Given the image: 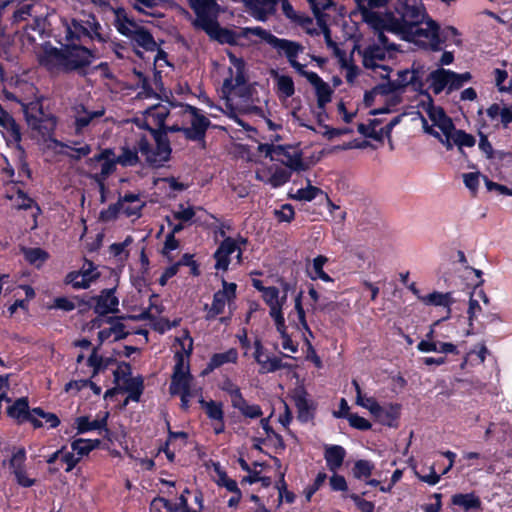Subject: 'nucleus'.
I'll use <instances>...</instances> for the list:
<instances>
[{"label": "nucleus", "instance_id": "13", "mask_svg": "<svg viewBox=\"0 0 512 512\" xmlns=\"http://www.w3.org/2000/svg\"><path fill=\"white\" fill-rule=\"evenodd\" d=\"M254 349L255 351L253 357L255 361L260 365V374L274 373L281 369H292L293 367L291 364L283 362L281 358L276 356L263 359L264 346L262 341L258 338L254 341Z\"/></svg>", "mask_w": 512, "mask_h": 512}, {"label": "nucleus", "instance_id": "27", "mask_svg": "<svg viewBox=\"0 0 512 512\" xmlns=\"http://www.w3.org/2000/svg\"><path fill=\"white\" fill-rule=\"evenodd\" d=\"M238 361V351L236 348H230L222 353H214L209 362L206 364V367L202 371V375L206 376L212 373L215 369L223 366L227 363L236 364Z\"/></svg>", "mask_w": 512, "mask_h": 512}, {"label": "nucleus", "instance_id": "51", "mask_svg": "<svg viewBox=\"0 0 512 512\" xmlns=\"http://www.w3.org/2000/svg\"><path fill=\"white\" fill-rule=\"evenodd\" d=\"M319 193H322L320 188L308 185L306 188L298 189L294 195L289 194V197L299 201H312Z\"/></svg>", "mask_w": 512, "mask_h": 512}, {"label": "nucleus", "instance_id": "50", "mask_svg": "<svg viewBox=\"0 0 512 512\" xmlns=\"http://www.w3.org/2000/svg\"><path fill=\"white\" fill-rule=\"evenodd\" d=\"M25 461L26 450L24 447H20L13 452L12 457L9 460V467L12 470V473L15 474V471L25 470Z\"/></svg>", "mask_w": 512, "mask_h": 512}, {"label": "nucleus", "instance_id": "17", "mask_svg": "<svg viewBox=\"0 0 512 512\" xmlns=\"http://www.w3.org/2000/svg\"><path fill=\"white\" fill-rule=\"evenodd\" d=\"M239 249L237 245V241L232 237H226L217 247L216 251L213 254V258L215 260L214 268L217 271L226 272L231 263L230 256Z\"/></svg>", "mask_w": 512, "mask_h": 512}, {"label": "nucleus", "instance_id": "29", "mask_svg": "<svg viewBox=\"0 0 512 512\" xmlns=\"http://www.w3.org/2000/svg\"><path fill=\"white\" fill-rule=\"evenodd\" d=\"M99 29V23L96 18L87 13H82L71 20L67 26V32H96Z\"/></svg>", "mask_w": 512, "mask_h": 512}, {"label": "nucleus", "instance_id": "40", "mask_svg": "<svg viewBox=\"0 0 512 512\" xmlns=\"http://www.w3.org/2000/svg\"><path fill=\"white\" fill-rule=\"evenodd\" d=\"M326 262L327 258L323 255L315 257L313 259L312 270H307L308 276L312 280L321 279L324 282H333V278L323 270Z\"/></svg>", "mask_w": 512, "mask_h": 512}, {"label": "nucleus", "instance_id": "63", "mask_svg": "<svg viewBox=\"0 0 512 512\" xmlns=\"http://www.w3.org/2000/svg\"><path fill=\"white\" fill-rule=\"evenodd\" d=\"M274 215L279 222L290 223L295 217V211L291 204H283L280 209L274 210Z\"/></svg>", "mask_w": 512, "mask_h": 512}, {"label": "nucleus", "instance_id": "12", "mask_svg": "<svg viewBox=\"0 0 512 512\" xmlns=\"http://www.w3.org/2000/svg\"><path fill=\"white\" fill-rule=\"evenodd\" d=\"M423 67L418 66L414 67L412 65L411 69H403L397 72L398 79L393 80L396 85L399 86V91L404 92L408 86H411V89L414 92L422 95V92L427 91L424 89V81L422 79Z\"/></svg>", "mask_w": 512, "mask_h": 512}, {"label": "nucleus", "instance_id": "38", "mask_svg": "<svg viewBox=\"0 0 512 512\" xmlns=\"http://www.w3.org/2000/svg\"><path fill=\"white\" fill-rule=\"evenodd\" d=\"M429 80H431V87L436 95L440 94L445 88L449 93V69L439 68L432 71L429 74Z\"/></svg>", "mask_w": 512, "mask_h": 512}, {"label": "nucleus", "instance_id": "6", "mask_svg": "<svg viewBox=\"0 0 512 512\" xmlns=\"http://www.w3.org/2000/svg\"><path fill=\"white\" fill-rule=\"evenodd\" d=\"M388 0H357L358 6L361 9L362 19L368 24L375 32H383L388 29V32H397L394 28H389V17L383 16L374 11V8H381L387 4Z\"/></svg>", "mask_w": 512, "mask_h": 512}, {"label": "nucleus", "instance_id": "18", "mask_svg": "<svg viewBox=\"0 0 512 512\" xmlns=\"http://www.w3.org/2000/svg\"><path fill=\"white\" fill-rule=\"evenodd\" d=\"M211 125V121L205 116H197L191 119V126L182 129V133L189 141L202 143V147L206 146V132Z\"/></svg>", "mask_w": 512, "mask_h": 512}, {"label": "nucleus", "instance_id": "45", "mask_svg": "<svg viewBox=\"0 0 512 512\" xmlns=\"http://www.w3.org/2000/svg\"><path fill=\"white\" fill-rule=\"evenodd\" d=\"M118 164L123 167H132L139 163L138 150L128 147L122 148V153L116 158Z\"/></svg>", "mask_w": 512, "mask_h": 512}, {"label": "nucleus", "instance_id": "55", "mask_svg": "<svg viewBox=\"0 0 512 512\" xmlns=\"http://www.w3.org/2000/svg\"><path fill=\"white\" fill-rule=\"evenodd\" d=\"M65 144L67 146H62V147L70 149L72 151V153H65V152H61V153L64 154L65 156H67L72 161H79L83 157L88 156L92 151L91 145H89L87 143L81 147H73V146L69 145L68 143H65Z\"/></svg>", "mask_w": 512, "mask_h": 512}, {"label": "nucleus", "instance_id": "5", "mask_svg": "<svg viewBox=\"0 0 512 512\" xmlns=\"http://www.w3.org/2000/svg\"><path fill=\"white\" fill-rule=\"evenodd\" d=\"M401 17L406 26L416 27L414 32H438L439 30L438 24L426 14L421 2L406 3Z\"/></svg>", "mask_w": 512, "mask_h": 512}, {"label": "nucleus", "instance_id": "56", "mask_svg": "<svg viewBox=\"0 0 512 512\" xmlns=\"http://www.w3.org/2000/svg\"><path fill=\"white\" fill-rule=\"evenodd\" d=\"M495 76V85L497 86L500 92H509L512 93V80L508 81V85H505V82L508 79V73L504 69L496 68L493 71Z\"/></svg>", "mask_w": 512, "mask_h": 512}, {"label": "nucleus", "instance_id": "58", "mask_svg": "<svg viewBox=\"0 0 512 512\" xmlns=\"http://www.w3.org/2000/svg\"><path fill=\"white\" fill-rule=\"evenodd\" d=\"M169 115V110L165 107L154 108L148 112V116L152 121V124L156 128H165V121Z\"/></svg>", "mask_w": 512, "mask_h": 512}, {"label": "nucleus", "instance_id": "43", "mask_svg": "<svg viewBox=\"0 0 512 512\" xmlns=\"http://www.w3.org/2000/svg\"><path fill=\"white\" fill-rule=\"evenodd\" d=\"M380 124L379 119H372L370 121L369 125H366L364 123H360L357 127L358 132L362 134L365 137L371 138L376 141L382 140L383 136H385V133H382V128L378 131V129H375V126Z\"/></svg>", "mask_w": 512, "mask_h": 512}, {"label": "nucleus", "instance_id": "60", "mask_svg": "<svg viewBox=\"0 0 512 512\" xmlns=\"http://www.w3.org/2000/svg\"><path fill=\"white\" fill-rule=\"evenodd\" d=\"M176 265V268L179 270L181 266H187L190 267V273L193 276H199L200 275V269L199 264L194 260V255L190 253H185L182 255L179 261L174 263Z\"/></svg>", "mask_w": 512, "mask_h": 512}, {"label": "nucleus", "instance_id": "4", "mask_svg": "<svg viewBox=\"0 0 512 512\" xmlns=\"http://www.w3.org/2000/svg\"><path fill=\"white\" fill-rule=\"evenodd\" d=\"M196 18L194 24L205 32H229L218 29L217 17L219 6L214 0H188Z\"/></svg>", "mask_w": 512, "mask_h": 512}, {"label": "nucleus", "instance_id": "23", "mask_svg": "<svg viewBox=\"0 0 512 512\" xmlns=\"http://www.w3.org/2000/svg\"><path fill=\"white\" fill-rule=\"evenodd\" d=\"M314 16L317 19L321 32H329L327 26L328 12L336 11V4L333 0H307Z\"/></svg>", "mask_w": 512, "mask_h": 512}, {"label": "nucleus", "instance_id": "32", "mask_svg": "<svg viewBox=\"0 0 512 512\" xmlns=\"http://www.w3.org/2000/svg\"><path fill=\"white\" fill-rule=\"evenodd\" d=\"M0 127L11 137L14 142H20L22 135L20 126L17 124L13 116L5 110L0 104Z\"/></svg>", "mask_w": 512, "mask_h": 512}, {"label": "nucleus", "instance_id": "11", "mask_svg": "<svg viewBox=\"0 0 512 512\" xmlns=\"http://www.w3.org/2000/svg\"><path fill=\"white\" fill-rule=\"evenodd\" d=\"M402 405L399 403H372L370 413L377 422L390 428H398Z\"/></svg>", "mask_w": 512, "mask_h": 512}, {"label": "nucleus", "instance_id": "57", "mask_svg": "<svg viewBox=\"0 0 512 512\" xmlns=\"http://www.w3.org/2000/svg\"><path fill=\"white\" fill-rule=\"evenodd\" d=\"M277 88L285 97H292L295 93L293 79L290 76L282 75L277 79Z\"/></svg>", "mask_w": 512, "mask_h": 512}, {"label": "nucleus", "instance_id": "53", "mask_svg": "<svg viewBox=\"0 0 512 512\" xmlns=\"http://www.w3.org/2000/svg\"><path fill=\"white\" fill-rule=\"evenodd\" d=\"M302 298H303V291H299L294 299V309L297 313L299 325L301 326V328L305 331L311 332L310 327L306 320V313L303 308Z\"/></svg>", "mask_w": 512, "mask_h": 512}, {"label": "nucleus", "instance_id": "59", "mask_svg": "<svg viewBox=\"0 0 512 512\" xmlns=\"http://www.w3.org/2000/svg\"><path fill=\"white\" fill-rule=\"evenodd\" d=\"M122 209L123 205H121L118 201L116 203L110 204L107 209H104L100 212L99 219L102 222L114 221L118 218Z\"/></svg>", "mask_w": 512, "mask_h": 512}, {"label": "nucleus", "instance_id": "10", "mask_svg": "<svg viewBox=\"0 0 512 512\" xmlns=\"http://www.w3.org/2000/svg\"><path fill=\"white\" fill-rule=\"evenodd\" d=\"M400 38L414 45V49L441 51L447 40L446 34H398Z\"/></svg>", "mask_w": 512, "mask_h": 512}, {"label": "nucleus", "instance_id": "9", "mask_svg": "<svg viewBox=\"0 0 512 512\" xmlns=\"http://www.w3.org/2000/svg\"><path fill=\"white\" fill-rule=\"evenodd\" d=\"M273 161H278L295 172L308 169V165L302 159V151L292 145H277Z\"/></svg>", "mask_w": 512, "mask_h": 512}, {"label": "nucleus", "instance_id": "3", "mask_svg": "<svg viewBox=\"0 0 512 512\" xmlns=\"http://www.w3.org/2000/svg\"><path fill=\"white\" fill-rule=\"evenodd\" d=\"M377 35L378 43L369 44L363 49L355 44L353 48L362 57V65L366 69L375 70L378 61H384L386 57L393 58L397 52H402L399 45L389 42L386 34Z\"/></svg>", "mask_w": 512, "mask_h": 512}, {"label": "nucleus", "instance_id": "28", "mask_svg": "<svg viewBox=\"0 0 512 512\" xmlns=\"http://www.w3.org/2000/svg\"><path fill=\"white\" fill-rule=\"evenodd\" d=\"M16 208L18 210H28L33 209L32 218H33V226L32 229L37 228L38 226V217L42 214V209L39 204L31 198L26 192L21 189H18L16 192Z\"/></svg>", "mask_w": 512, "mask_h": 512}, {"label": "nucleus", "instance_id": "1", "mask_svg": "<svg viewBox=\"0 0 512 512\" xmlns=\"http://www.w3.org/2000/svg\"><path fill=\"white\" fill-rule=\"evenodd\" d=\"M65 42L57 39L60 47L45 42L41 46V53L38 55L39 64L49 72H61L63 74L76 73L85 77L89 67L98 57L94 49H90L81 43L82 36L98 41H107L110 34H65Z\"/></svg>", "mask_w": 512, "mask_h": 512}, {"label": "nucleus", "instance_id": "44", "mask_svg": "<svg viewBox=\"0 0 512 512\" xmlns=\"http://www.w3.org/2000/svg\"><path fill=\"white\" fill-rule=\"evenodd\" d=\"M453 131V143L458 147L460 152L463 153V147H473L475 145L476 139L472 134L456 128Z\"/></svg>", "mask_w": 512, "mask_h": 512}, {"label": "nucleus", "instance_id": "46", "mask_svg": "<svg viewBox=\"0 0 512 512\" xmlns=\"http://www.w3.org/2000/svg\"><path fill=\"white\" fill-rule=\"evenodd\" d=\"M214 470L218 476V480L216 481L218 486L225 487L229 492L239 491L237 482L228 477L226 471L221 469L219 463L215 464Z\"/></svg>", "mask_w": 512, "mask_h": 512}, {"label": "nucleus", "instance_id": "19", "mask_svg": "<svg viewBox=\"0 0 512 512\" xmlns=\"http://www.w3.org/2000/svg\"><path fill=\"white\" fill-rule=\"evenodd\" d=\"M307 81L315 88L318 108L324 110L332 100L333 89L316 72H310Z\"/></svg>", "mask_w": 512, "mask_h": 512}, {"label": "nucleus", "instance_id": "41", "mask_svg": "<svg viewBox=\"0 0 512 512\" xmlns=\"http://www.w3.org/2000/svg\"><path fill=\"white\" fill-rule=\"evenodd\" d=\"M128 3L139 13L156 16L153 11L162 6L163 0H128Z\"/></svg>", "mask_w": 512, "mask_h": 512}, {"label": "nucleus", "instance_id": "15", "mask_svg": "<svg viewBox=\"0 0 512 512\" xmlns=\"http://www.w3.org/2000/svg\"><path fill=\"white\" fill-rule=\"evenodd\" d=\"M246 12L257 21H267L275 11L280 0H242Z\"/></svg>", "mask_w": 512, "mask_h": 512}, {"label": "nucleus", "instance_id": "36", "mask_svg": "<svg viewBox=\"0 0 512 512\" xmlns=\"http://www.w3.org/2000/svg\"><path fill=\"white\" fill-rule=\"evenodd\" d=\"M201 408L205 411L207 417L213 422H221L225 418L223 403L220 401H206L203 397L198 400Z\"/></svg>", "mask_w": 512, "mask_h": 512}, {"label": "nucleus", "instance_id": "2", "mask_svg": "<svg viewBox=\"0 0 512 512\" xmlns=\"http://www.w3.org/2000/svg\"><path fill=\"white\" fill-rule=\"evenodd\" d=\"M44 97H35L30 102H23L21 109L27 126L44 140L51 141L56 146H67L64 142L54 138L58 125V117L44 109Z\"/></svg>", "mask_w": 512, "mask_h": 512}, {"label": "nucleus", "instance_id": "52", "mask_svg": "<svg viewBox=\"0 0 512 512\" xmlns=\"http://www.w3.org/2000/svg\"><path fill=\"white\" fill-rule=\"evenodd\" d=\"M126 36H133L136 43L146 51H155L158 45L153 37V34H125Z\"/></svg>", "mask_w": 512, "mask_h": 512}, {"label": "nucleus", "instance_id": "64", "mask_svg": "<svg viewBox=\"0 0 512 512\" xmlns=\"http://www.w3.org/2000/svg\"><path fill=\"white\" fill-rule=\"evenodd\" d=\"M349 498L354 502L360 512H374L375 505L373 502L367 501L355 493L350 494Z\"/></svg>", "mask_w": 512, "mask_h": 512}, {"label": "nucleus", "instance_id": "37", "mask_svg": "<svg viewBox=\"0 0 512 512\" xmlns=\"http://www.w3.org/2000/svg\"><path fill=\"white\" fill-rule=\"evenodd\" d=\"M294 403L297 408V419L301 423H307L314 418V413L305 391L294 396Z\"/></svg>", "mask_w": 512, "mask_h": 512}, {"label": "nucleus", "instance_id": "33", "mask_svg": "<svg viewBox=\"0 0 512 512\" xmlns=\"http://www.w3.org/2000/svg\"><path fill=\"white\" fill-rule=\"evenodd\" d=\"M451 504L463 508L464 511L481 509V499L474 493H457L452 495Z\"/></svg>", "mask_w": 512, "mask_h": 512}, {"label": "nucleus", "instance_id": "62", "mask_svg": "<svg viewBox=\"0 0 512 512\" xmlns=\"http://www.w3.org/2000/svg\"><path fill=\"white\" fill-rule=\"evenodd\" d=\"M32 413L45 420L48 428H56L60 424V419L55 413L45 412L41 407L32 409Z\"/></svg>", "mask_w": 512, "mask_h": 512}, {"label": "nucleus", "instance_id": "21", "mask_svg": "<svg viewBox=\"0 0 512 512\" xmlns=\"http://www.w3.org/2000/svg\"><path fill=\"white\" fill-rule=\"evenodd\" d=\"M222 289L218 290L213 295L212 306L214 311L224 312L226 302L230 304L234 302L237 297V284L234 282H227L222 279Z\"/></svg>", "mask_w": 512, "mask_h": 512}, {"label": "nucleus", "instance_id": "47", "mask_svg": "<svg viewBox=\"0 0 512 512\" xmlns=\"http://www.w3.org/2000/svg\"><path fill=\"white\" fill-rule=\"evenodd\" d=\"M374 464L369 460L360 459L354 463L352 472L356 479L368 478L371 476Z\"/></svg>", "mask_w": 512, "mask_h": 512}, {"label": "nucleus", "instance_id": "25", "mask_svg": "<svg viewBox=\"0 0 512 512\" xmlns=\"http://www.w3.org/2000/svg\"><path fill=\"white\" fill-rule=\"evenodd\" d=\"M230 61L236 68L235 77L232 76V69H229L230 77L226 78L223 82V91L227 93H231L235 88L242 86L246 83L245 79V62L241 58H237L234 55H230Z\"/></svg>", "mask_w": 512, "mask_h": 512}, {"label": "nucleus", "instance_id": "31", "mask_svg": "<svg viewBox=\"0 0 512 512\" xmlns=\"http://www.w3.org/2000/svg\"><path fill=\"white\" fill-rule=\"evenodd\" d=\"M114 24L118 32H145L123 8L114 11Z\"/></svg>", "mask_w": 512, "mask_h": 512}, {"label": "nucleus", "instance_id": "39", "mask_svg": "<svg viewBox=\"0 0 512 512\" xmlns=\"http://www.w3.org/2000/svg\"><path fill=\"white\" fill-rule=\"evenodd\" d=\"M418 299L426 305L447 307L448 312H450V306L453 303L451 293L449 292L442 293L434 291L425 296L418 295Z\"/></svg>", "mask_w": 512, "mask_h": 512}, {"label": "nucleus", "instance_id": "22", "mask_svg": "<svg viewBox=\"0 0 512 512\" xmlns=\"http://www.w3.org/2000/svg\"><path fill=\"white\" fill-rule=\"evenodd\" d=\"M74 109L76 115L74 116L73 126L76 135H82L84 129L91 124L93 119L100 118L105 114L104 108L96 111H89L84 104H80Z\"/></svg>", "mask_w": 512, "mask_h": 512}, {"label": "nucleus", "instance_id": "14", "mask_svg": "<svg viewBox=\"0 0 512 512\" xmlns=\"http://www.w3.org/2000/svg\"><path fill=\"white\" fill-rule=\"evenodd\" d=\"M9 417L17 420L19 424L30 422L35 429L43 427L42 421L37 419L29 409V402L26 397L18 398L13 405L7 408Z\"/></svg>", "mask_w": 512, "mask_h": 512}, {"label": "nucleus", "instance_id": "49", "mask_svg": "<svg viewBox=\"0 0 512 512\" xmlns=\"http://www.w3.org/2000/svg\"><path fill=\"white\" fill-rule=\"evenodd\" d=\"M325 38L326 45L333 50V55L338 59V62L341 67H346L347 63L352 61L348 60L346 52L341 49L338 44L332 40V34H323Z\"/></svg>", "mask_w": 512, "mask_h": 512}, {"label": "nucleus", "instance_id": "7", "mask_svg": "<svg viewBox=\"0 0 512 512\" xmlns=\"http://www.w3.org/2000/svg\"><path fill=\"white\" fill-rule=\"evenodd\" d=\"M175 366L171 377L170 393L178 395L179 393L191 391L192 375L190 373L189 363H185L184 354L176 352Z\"/></svg>", "mask_w": 512, "mask_h": 512}, {"label": "nucleus", "instance_id": "16", "mask_svg": "<svg viewBox=\"0 0 512 512\" xmlns=\"http://www.w3.org/2000/svg\"><path fill=\"white\" fill-rule=\"evenodd\" d=\"M116 288L103 289L98 296H92L95 305L94 313L105 316L118 311L119 299L115 295Z\"/></svg>", "mask_w": 512, "mask_h": 512}, {"label": "nucleus", "instance_id": "30", "mask_svg": "<svg viewBox=\"0 0 512 512\" xmlns=\"http://www.w3.org/2000/svg\"><path fill=\"white\" fill-rule=\"evenodd\" d=\"M283 14L295 25L306 29V32H315L310 29L309 26L312 24V19L309 16L304 15L296 11L288 0H280Z\"/></svg>", "mask_w": 512, "mask_h": 512}, {"label": "nucleus", "instance_id": "61", "mask_svg": "<svg viewBox=\"0 0 512 512\" xmlns=\"http://www.w3.org/2000/svg\"><path fill=\"white\" fill-rule=\"evenodd\" d=\"M49 254L42 248H28L25 251V259L30 264H36L37 262L43 263L48 260Z\"/></svg>", "mask_w": 512, "mask_h": 512}, {"label": "nucleus", "instance_id": "42", "mask_svg": "<svg viewBox=\"0 0 512 512\" xmlns=\"http://www.w3.org/2000/svg\"><path fill=\"white\" fill-rule=\"evenodd\" d=\"M262 297L264 302L269 306L270 310H272V307H283L284 302L286 301V294L283 295V297L279 298V289L275 286H269L265 289V291L262 293Z\"/></svg>", "mask_w": 512, "mask_h": 512}, {"label": "nucleus", "instance_id": "20", "mask_svg": "<svg viewBox=\"0 0 512 512\" xmlns=\"http://www.w3.org/2000/svg\"><path fill=\"white\" fill-rule=\"evenodd\" d=\"M256 36L265 39L270 45L277 49L280 53L283 52L288 61L297 58L302 46L296 42L277 38L274 34H255Z\"/></svg>", "mask_w": 512, "mask_h": 512}, {"label": "nucleus", "instance_id": "48", "mask_svg": "<svg viewBox=\"0 0 512 512\" xmlns=\"http://www.w3.org/2000/svg\"><path fill=\"white\" fill-rule=\"evenodd\" d=\"M472 75L470 72L457 73L449 70V93L460 89L465 83L471 81Z\"/></svg>", "mask_w": 512, "mask_h": 512}, {"label": "nucleus", "instance_id": "8", "mask_svg": "<svg viewBox=\"0 0 512 512\" xmlns=\"http://www.w3.org/2000/svg\"><path fill=\"white\" fill-rule=\"evenodd\" d=\"M422 96L426 97L427 101H421L419 106L426 111L433 125L437 126L443 135H447L449 131L455 130L452 118L446 114L441 106L434 105V100L429 91L422 92Z\"/></svg>", "mask_w": 512, "mask_h": 512}, {"label": "nucleus", "instance_id": "54", "mask_svg": "<svg viewBox=\"0 0 512 512\" xmlns=\"http://www.w3.org/2000/svg\"><path fill=\"white\" fill-rule=\"evenodd\" d=\"M291 178V170L277 168L270 176L268 183L273 188H278L286 184Z\"/></svg>", "mask_w": 512, "mask_h": 512}, {"label": "nucleus", "instance_id": "24", "mask_svg": "<svg viewBox=\"0 0 512 512\" xmlns=\"http://www.w3.org/2000/svg\"><path fill=\"white\" fill-rule=\"evenodd\" d=\"M113 155L114 153L112 149H103L99 154L94 155L91 158H88L86 160V164L91 169H94L99 162H102L100 173H102V175L109 177L111 174L115 172L116 164H118L116 159L111 158V156Z\"/></svg>", "mask_w": 512, "mask_h": 512}, {"label": "nucleus", "instance_id": "35", "mask_svg": "<svg viewBox=\"0 0 512 512\" xmlns=\"http://www.w3.org/2000/svg\"><path fill=\"white\" fill-rule=\"evenodd\" d=\"M144 379L141 375L132 378H126L121 386V391L128 393L133 402H139L144 392Z\"/></svg>", "mask_w": 512, "mask_h": 512}, {"label": "nucleus", "instance_id": "26", "mask_svg": "<svg viewBox=\"0 0 512 512\" xmlns=\"http://www.w3.org/2000/svg\"><path fill=\"white\" fill-rule=\"evenodd\" d=\"M346 455L347 452L341 445H324V459L326 461V466L330 471L334 473L342 467Z\"/></svg>", "mask_w": 512, "mask_h": 512}, {"label": "nucleus", "instance_id": "34", "mask_svg": "<svg viewBox=\"0 0 512 512\" xmlns=\"http://www.w3.org/2000/svg\"><path fill=\"white\" fill-rule=\"evenodd\" d=\"M109 415V412H105L102 418H97L92 421L88 416L77 417L76 425L78 433L83 434L93 430H102V428L107 426Z\"/></svg>", "mask_w": 512, "mask_h": 512}]
</instances>
